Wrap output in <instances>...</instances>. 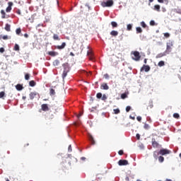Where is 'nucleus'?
I'll return each mask as SVG.
<instances>
[{
	"instance_id": "f257e3e1",
	"label": "nucleus",
	"mask_w": 181,
	"mask_h": 181,
	"mask_svg": "<svg viewBox=\"0 0 181 181\" xmlns=\"http://www.w3.org/2000/svg\"><path fill=\"white\" fill-rule=\"evenodd\" d=\"M62 66L64 67L62 78H63V80H64V78H66V77H67V73H69V71H70V66H69L68 63L63 64Z\"/></svg>"
},
{
	"instance_id": "f03ea898",
	"label": "nucleus",
	"mask_w": 181,
	"mask_h": 181,
	"mask_svg": "<svg viewBox=\"0 0 181 181\" xmlns=\"http://www.w3.org/2000/svg\"><path fill=\"white\" fill-rule=\"evenodd\" d=\"M112 5H114V1H112V0H109L107 1H103L101 3V6L103 8L110 7V6H112Z\"/></svg>"
},
{
	"instance_id": "7ed1b4c3",
	"label": "nucleus",
	"mask_w": 181,
	"mask_h": 181,
	"mask_svg": "<svg viewBox=\"0 0 181 181\" xmlns=\"http://www.w3.org/2000/svg\"><path fill=\"white\" fill-rule=\"evenodd\" d=\"M173 47V42L170 41L169 42H167L165 53H170V52H172V47Z\"/></svg>"
},
{
	"instance_id": "20e7f679",
	"label": "nucleus",
	"mask_w": 181,
	"mask_h": 181,
	"mask_svg": "<svg viewBox=\"0 0 181 181\" xmlns=\"http://www.w3.org/2000/svg\"><path fill=\"white\" fill-rule=\"evenodd\" d=\"M134 57L133 60H135L136 62H138L141 59V55L139 54V52L135 51L133 52Z\"/></svg>"
},
{
	"instance_id": "39448f33",
	"label": "nucleus",
	"mask_w": 181,
	"mask_h": 181,
	"mask_svg": "<svg viewBox=\"0 0 181 181\" xmlns=\"http://www.w3.org/2000/svg\"><path fill=\"white\" fill-rule=\"evenodd\" d=\"M169 153H172L170 150H168L166 148H162L160 150V155H162L163 156L165 155H169Z\"/></svg>"
},
{
	"instance_id": "423d86ee",
	"label": "nucleus",
	"mask_w": 181,
	"mask_h": 181,
	"mask_svg": "<svg viewBox=\"0 0 181 181\" xmlns=\"http://www.w3.org/2000/svg\"><path fill=\"white\" fill-rule=\"evenodd\" d=\"M128 160H119L118 161V165L119 166H127V165H128Z\"/></svg>"
},
{
	"instance_id": "0eeeda50",
	"label": "nucleus",
	"mask_w": 181,
	"mask_h": 181,
	"mask_svg": "<svg viewBox=\"0 0 181 181\" xmlns=\"http://www.w3.org/2000/svg\"><path fill=\"white\" fill-rule=\"evenodd\" d=\"M41 110L42 111L46 112V111H49V110L50 109L49 108V105L47 104H42L41 105Z\"/></svg>"
},
{
	"instance_id": "6e6552de",
	"label": "nucleus",
	"mask_w": 181,
	"mask_h": 181,
	"mask_svg": "<svg viewBox=\"0 0 181 181\" xmlns=\"http://www.w3.org/2000/svg\"><path fill=\"white\" fill-rule=\"evenodd\" d=\"M142 70H144V71L148 72L149 71V70H151V67L149 66V65H144L141 69V71H142Z\"/></svg>"
},
{
	"instance_id": "1a4fd4ad",
	"label": "nucleus",
	"mask_w": 181,
	"mask_h": 181,
	"mask_svg": "<svg viewBox=\"0 0 181 181\" xmlns=\"http://www.w3.org/2000/svg\"><path fill=\"white\" fill-rule=\"evenodd\" d=\"M100 88H101V90H109L110 86H108V85L107 83H103L101 84Z\"/></svg>"
},
{
	"instance_id": "9d476101",
	"label": "nucleus",
	"mask_w": 181,
	"mask_h": 181,
	"mask_svg": "<svg viewBox=\"0 0 181 181\" xmlns=\"http://www.w3.org/2000/svg\"><path fill=\"white\" fill-rule=\"evenodd\" d=\"M13 5V3L11 1L8 2V6L6 8V12H10L12 11V6Z\"/></svg>"
},
{
	"instance_id": "9b49d317",
	"label": "nucleus",
	"mask_w": 181,
	"mask_h": 181,
	"mask_svg": "<svg viewBox=\"0 0 181 181\" xmlns=\"http://www.w3.org/2000/svg\"><path fill=\"white\" fill-rule=\"evenodd\" d=\"M88 138L90 144L92 145H95V141L94 140V137H93V135L88 134Z\"/></svg>"
},
{
	"instance_id": "f8f14e48",
	"label": "nucleus",
	"mask_w": 181,
	"mask_h": 181,
	"mask_svg": "<svg viewBox=\"0 0 181 181\" xmlns=\"http://www.w3.org/2000/svg\"><path fill=\"white\" fill-rule=\"evenodd\" d=\"M152 146L153 148H158L159 146V143L155 140V139H152Z\"/></svg>"
},
{
	"instance_id": "ddd939ff",
	"label": "nucleus",
	"mask_w": 181,
	"mask_h": 181,
	"mask_svg": "<svg viewBox=\"0 0 181 181\" xmlns=\"http://www.w3.org/2000/svg\"><path fill=\"white\" fill-rule=\"evenodd\" d=\"M48 54L49 56H52V57H56L59 54V52H56L54 51H50V52H48Z\"/></svg>"
},
{
	"instance_id": "4468645a",
	"label": "nucleus",
	"mask_w": 181,
	"mask_h": 181,
	"mask_svg": "<svg viewBox=\"0 0 181 181\" xmlns=\"http://www.w3.org/2000/svg\"><path fill=\"white\" fill-rule=\"evenodd\" d=\"M66 47V42H62V45H57V49L62 50Z\"/></svg>"
},
{
	"instance_id": "2eb2a0df",
	"label": "nucleus",
	"mask_w": 181,
	"mask_h": 181,
	"mask_svg": "<svg viewBox=\"0 0 181 181\" xmlns=\"http://www.w3.org/2000/svg\"><path fill=\"white\" fill-rule=\"evenodd\" d=\"M29 95H30V100H33V98H35V97H36V95H37V93L31 92Z\"/></svg>"
},
{
	"instance_id": "dca6fc26",
	"label": "nucleus",
	"mask_w": 181,
	"mask_h": 181,
	"mask_svg": "<svg viewBox=\"0 0 181 181\" xmlns=\"http://www.w3.org/2000/svg\"><path fill=\"white\" fill-rule=\"evenodd\" d=\"M87 55L89 57V60H94V57L93 56V52L91 51H88Z\"/></svg>"
},
{
	"instance_id": "f3484780",
	"label": "nucleus",
	"mask_w": 181,
	"mask_h": 181,
	"mask_svg": "<svg viewBox=\"0 0 181 181\" xmlns=\"http://www.w3.org/2000/svg\"><path fill=\"white\" fill-rule=\"evenodd\" d=\"M16 88L18 91H22V90H23V86L18 83L16 86Z\"/></svg>"
},
{
	"instance_id": "a211bd4d",
	"label": "nucleus",
	"mask_w": 181,
	"mask_h": 181,
	"mask_svg": "<svg viewBox=\"0 0 181 181\" xmlns=\"http://www.w3.org/2000/svg\"><path fill=\"white\" fill-rule=\"evenodd\" d=\"M153 10L156 11L157 12H160V6L159 4H156L153 7Z\"/></svg>"
},
{
	"instance_id": "6ab92c4d",
	"label": "nucleus",
	"mask_w": 181,
	"mask_h": 181,
	"mask_svg": "<svg viewBox=\"0 0 181 181\" xmlns=\"http://www.w3.org/2000/svg\"><path fill=\"white\" fill-rule=\"evenodd\" d=\"M163 56H166V52L160 53L156 55V59H160V57H163Z\"/></svg>"
},
{
	"instance_id": "aec40b11",
	"label": "nucleus",
	"mask_w": 181,
	"mask_h": 181,
	"mask_svg": "<svg viewBox=\"0 0 181 181\" xmlns=\"http://www.w3.org/2000/svg\"><path fill=\"white\" fill-rule=\"evenodd\" d=\"M159 155H160V151H154L153 152V158L155 159H158V156H159Z\"/></svg>"
},
{
	"instance_id": "412c9836",
	"label": "nucleus",
	"mask_w": 181,
	"mask_h": 181,
	"mask_svg": "<svg viewBox=\"0 0 181 181\" xmlns=\"http://www.w3.org/2000/svg\"><path fill=\"white\" fill-rule=\"evenodd\" d=\"M110 35L111 36H118V31H116V30H112L110 32Z\"/></svg>"
},
{
	"instance_id": "4be33fe9",
	"label": "nucleus",
	"mask_w": 181,
	"mask_h": 181,
	"mask_svg": "<svg viewBox=\"0 0 181 181\" xmlns=\"http://www.w3.org/2000/svg\"><path fill=\"white\" fill-rule=\"evenodd\" d=\"M5 97H6L5 93L4 91L0 92V98L5 100Z\"/></svg>"
},
{
	"instance_id": "5701e85b",
	"label": "nucleus",
	"mask_w": 181,
	"mask_h": 181,
	"mask_svg": "<svg viewBox=\"0 0 181 181\" xmlns=\"http://www.w3.org/2000/svg\"><path fill=\"white\" fill-rule=\"evenodd\" d=\"M5 30H6L7 32H11V25L8 23L6 24Z\"/></svg>"
},
{
	"instance_id": "b1692460",
	"label": "nucleus",
	"mask_w": 181,
	"mask_h": 181,
	"mask_svg": "<svg viewBox=\"0 0 181 181\" xmlns=\"http://www.w3.org/2000/svg\"><path fill=\"white\" fill-rule=\"evenodd\" d=\"M55 94H56V91L54 90V89L51 88V89L49 90V95L53 96V95H54Z\"/></svg>"
},
{
	"instance_id": "393cba45",
	"label": "nucleus",
	"mask_w": 181,
	"mask_h": 181,
	"mask_svg": "<svg viewBox=\"0 0 181 181\" xmlns=\"http://www.w3.org/2000/svg\"><path fill=\"white\" fill-rule=\"evenodd\" d=\"M29 86L30 87H35V86H36V82L35 81H30L29 82Z\"/></svg>"
},
{
	"instance_id": "a878e982",
	"label": "nucleus",
	"mask_w": 181,
	"mask_h": 181,
	"mask_svg": "<svg viewBox=\"0 0 181 181\" xmlns=\"http://www.w3.org/2000/svg\"><path fill=\"white\" fill-rule=\"evenodd\" d=\"M111 25H112L113 28H118V23H117V22H115V21H112Z\"/></svg>"
},
{
	"instance_id": "bb28decb",
	"label": "nucleus",
	"mask_w": 181,
	"mask_h": 181,
	"mask_svg": "<svg viewBox=\"0 0 181 181\" xmlns=\"http://www.w3.org/2000/svg\"><path fill=\"white\" fill-rule=\"evenodd\" d=\"M158 66L159 67H163V66H165V62H163V61H160V62H158Z\"/></svg>"
},
{
	"instance_id": "cd10ccee",
	"label": "nucleus",
	"mask_w": 181,
	"mask_h": 181,
	"mask_svg": "<svg viewBox=\"0 0 181 181\" xmlns=\"http://www.w3.org/2000/svg\"><path fill=\"white\" fill-rule=\"evenodd\" d=\"M53 39L54 40H60V37H59V35L57 34H54Z\"/></svg>"
},
{
	"instance_id": "c85d7f7f",
	"label": "nucleus",
	"mask_w": 181,
	"mask_h": 181,
	"mask_svg": "<svg viewBox=\"0 0 181 181\" xmlns=\"http://www.w3.org/2000/svg\"><path fill=\"white\" fill-rule=\"evenodd\" d=\"M121 98L122 100H125V98H128V95H127V93H122L121 95Z\"/></svg>"
},
{
	"instance_id": "c756f323",
	"label": "nucleus",
	"mask_w": 181,
	"mask_h": 181,
	"mask_svg": "<svg viewBox=\"0 0 181 181\" xmlns=\"http://www.w3.org/2000/svg\"><path fill=\"white\" fill-rule=\"evenodd\" d=\"M53 64L54 66H59V64H60V61H59V59H56L54 61Z\"/></svg>"
},
{
	"instance_id": "7c9ffc66",
	"label": "nucleus",
	"mask_w": 181,
	"mask_h": 181,
	"mask_svg": "<svg viewBox=\"0 0 181 181\" xmlns=\"http://www.w3.org/2000/svg\"><path fill=\"white\" fill-rule=\"evenodd\" d=\"M136 33H142V28L141 27L136 28Z\"/></svg>"
},
{
	"instance_id": "2f4dec72",
	"label": "nucleus",
	"mask_w": 181,
	"mask_h": 181,
	"mask_svg": "<svg viewBox=\"0 0 181 181\" xmlns=\"http://www.w3.org/2000/svg\"><path fill=\"white\" fill-rule=\"evenodd\" d=\"M13 50H15L16 52H19V45L18 44L15 45Z\"/></svg>"
},
{
	"instance_id": "473e14b6",
	"label": "nucleus",
	"mask_w": 181,
	"mask_h": 181,
	"mask_svg": "<svg viewBox=\"0 0 181 181\" xmlns=\"http://www.w3.org/2000/svg\"><path fill=\"white\" fill-rule=\"evenodd\" d=\"M127 30H132V24H128L127 25Z\"/></svg>"
},
{
	"instance_id": "72a5a7b5",
	"label": "nucleus",
	"mask_w": 181,
	"mask_h": 181,
	"mask_svg": "<svg viewBox=\"0 0 181 181\" xmlns=\"http://www.w3.org/2000/svg\"><path fill=\"white\" fill-rule=\"evenodd\" d=\"M163 160H165V158H163V156H160L158 157V161L162 163V162H163Z\"/></svg>"
},
{
	"instance_id": "f704fd0d",
	"label": "nucleus",
	"mask_w": 181,
	"mask_h": 181,
	"mask_svg": "<svg viewBox=\"0 0 181 181\" xmlns=\"http://www.w3.org/2000/svg\"><path fill=\"white\" fill-rule=\"evenodd\" d=\"M1 18H3V19H5V15H6V13H5V11H4V10H1Z\"/></svg>"
},
{
	"instance_id": "c9c22d12",
	"label": "nucleus",
	"mask_w": 181,
	"mask_h": 181,
	"mask_svg": "<svg viewBox=\"0 0 181 181\" xmlns=\"http://www.w3.org/2000/svg\"><path fill=\"white\" fill-rule=\"evenodd\" d=\"M107 95L103 94V96H102V98H101V100H102L103 101H105V100H107Z\"/></svg>"
},
{
	"instance_id": "e433bc0d",
	"label": "nucleus",
	"mask_w": 181,
	"mask_h": 181,
	"mask_svg": "<svg viewBox=\"0 0 181 181\" xmlns=\"http://www.w3.org/2000/svg\"><path fill=\"white\" fill-rule=\"evenodd\" d=\"M180 116L179 115V113H174L173 114V117L174 118H176L177 119H179V117H180Z\"/></svg>"
},
{
	"instance_id": "4c0bfd02",
	"label": "nucleus",
	"mask_w": 181,
	"mask_h": 181,
	"mask_svg": "<svg viewBox=\"0 0 181 181\" xmlns=\"http://www.w3.org/2000/svg\"><path fill=\"white\" fill-rule=\"evenodd\" d=\"M113 111H114V113L116 114V115L119 114V112H121V111L118 108L117 109H114Z\"/></svg>"
},
{
	"instance_id": "58836bf2",
	"label": "nucleus",
	"mask_w": 181,
	"mask_h": 181,
	"mask_svg": "<svg viewBox=\"0 0 181 181\" xmlns=\"http://www.w3.org/2000/svg\"><path fill=\"white\" fill-rule=\"evenodd\" d=\"M30 78V75L29 74H26L25 75V80H29Z\"/></svg>"
},
{
	"instance_id": "ea45409f",
	"label": "nucleus",
	"mask_w": 181,
	"mask_h": 181,
	"mask_svg": "<svg viewBox=\"0 0 181 181\" xmlns=\"http://www.w3.org/2000/svg\"><path fill=\"white\" fill-rule=\"evenodd\" d=\"M21 32H22L21 28H17L16 30V35H21Z\"/></svg>"
},
{
	"instance_id": "a19ab883",
	"label": "nucleus",
	"mask_w": 181,
	"mask_h": 181,
	"mask_svg": "<svg viewBox=\"0 0 181 181\" xmlns=\"http://www.w3.org/2000/svg\"><path fill=\"white\" fill-rule=\"evenodd\" d=\"M156 23H155V21L152 20L150 21V25L151 26H155Z\"/></svg>"
},
{
	"instance_id": "79ce46f5",
	"label": "nucleus",
	"mask_w": 181,
	"mask_h": 181,
	"mask_svg": "<svg viewBox=\"0 0 181 181\" xmlns=\"http://www.w3.org/2000/svg\"><path fill=\"white\" fill-rule=\"evenodd\" d=\"M96 97H97V98H102L103 93H97Z\"/></svg>"
},
{
	"instance_id": "37998d69",
	"label": "nucleus",
	"mask_w": 181,
	"mask_h": 181,
	"mask_svg": "<svg viewBox=\"0 0 181 181\" xmlns=\"http://www.w3.org/2000/svg\"><path fill=\"white\" fill-rule=\"evenodd\" d=\"M164 36L168 39V37H170V34H169V33H165Z\"/></svg>"
},
{
	"instance_id": "c03bdc74",
	"label": "nucleus",
	"mask_w": 181,
	"mask_h": 181,
	"mask_svg": "<svg viewBox=\"0 0 181 181\" xmlns=\"http://www.w3.org/2000/svg\"><path fill=\"white\" fill-rule=\"evenodd\" d=\"M131 111V106H127L126 107V112H129Z\"/></svg>"
},
{
	"instance_id": "a18cd8bd",
	"label": "nucleus",
	"mask_w": 181,
	"mask_h": 181,
	"mask_svg": "<svg viewBox=\"0 0 181 181\" xmlns=\"http://www.w3.org/2000/svg\"><path fill=\"white\" fill-rule=\"evenodd\" d=\"M141 26H142V28H146V24L144 22V21H142L141 23Z\"/></svg>"
},
{
	"instance_id": "49530a36",
	"label": "nucleus",
	"mask_w": 181,
	"mask_h": 181,
	"mask_svg": "<svg viewBox=\"0 0 181 181\" xmlns=\"http://www.w3.org/2000/svg\"><path fill=\"white\" fill-rule=\"evenodd\" d=\"M136 119H137V121H139V122H141V121H142V117L138 116V117H136Z\"/></svg>"
},
{
	"instance_id": "de8ad7c7",
	"label": "nucleus",
	"mask_w": 181,
	"mask_h": 181,
	"mask_svg": "<svg viewBox=\"0 0 181 181\" xmlns=\"http://www.w3.org/2000/svg\"><path fill=\"white\" fill-rule=\"evenodd\" d=\"M104 78H106V80H108V78H110V75H108V74H105L104 75Z\"/></svg>"
},
{
	"instance_id": "09e8293b",
	"label": "nucleus",
	"mask_w": 181,
	"mask_h": 181,
	"mask_svg": "<svg viewBox=\"0 0 181 181\" xmlns=\"http://www.w3.org/2000/svg\"><path fill=\"white\" fill-rule=\"evenodd\" d=\"M144 129H149V124H144Z\"/></svg>"
},
{
	"instance_id": "8fccbe9b",
	"label": "nucleus",
	"mask_w": 181,
	"mask_h": 181,
	"mask_svg": "<svg viewBox=\"0 0 181 181\" xmlns=\"http://www.w3.org/2000/svg\"><path fill=\"white\" fill-rule=\"evenodd\" d=\"M118 154L120 155V156L124 155V151L119 150V151H118Z\"/></svg>"
},
{
	"instance_id": "3c124183",
	"label": "nucleus",
	"mask_w": 181,
	"mask_h": 181,
	"mask_svg": "<svg viewBox=\"0 0 181 181\" xmlns=\"http://www.w3.org/2000/svg\"><path fill=\"white\" fill-rule=\"evenodd\" d=\"M2 39H3L4 40H8V35H4V36H2Z\"/></svg>"
},
{
	"instance_id": "603ef678",
	"label": "nucleus",
	"mask_w": 181,
	"mask_h": 181,
	"mask_svg": "<svg viewBox=\"0 0 181 181\" xmlns=\"http://www.w3.org/2000/svg\"><path fill=\"white\" fill-rule=\"evenodd\" d=\"M69 152H71L73 150L71 149V145H69L68 147Z\"/></svg>"
},
{
	"instance_id": "864d4df0",
	"label": "nucleus",
	"mask_w": 181,
	"mask_h": 181,
	"mask_svg": "<svg viewBox=\"0 0 181 181\" xmlns=\"http://www.w3.org/2000/svg\"><path fill=\"white\" fill-rule=\"evenodd\" d=\"M5 52V49L4 47L0 48V53H4Z\"/></svg>"
},
{
	"instance_id": "5fc2aeb1",
	"label": "nucleus",
	"mask_w": 181,
	"mask_h": 181,
	"mask_svg": "<svg viewBox=\"0 0 181 181\" xmlns=\"http://www.w3.org/2000/svg\"><path fill=\"white\" fill-rule=\"evenodd\" d=\"M136 136L137 139H140V138H141V135H139V134H137L136 135Z\"/></svg>"
},
{
	"instance_id": "6e6d98bb",
	"label": "nucleus",
	"mask_w": 181,
	"mask_h": 181,
	"mask_svg": "<svg viewBox=\"0 0 181 181\" xmlns=\"http://www.w3.org/2000/svg\"><path fill=\"white\" fill-rule=\"evenodd\" d=\"M16 13H18V15H21V10H18V11H16Z\"/></svg>"
},
{
	"instance_id": "4d7b16f0",
	"label": "nucleus",
	"mask_w": 181,
	"mask_h": 181,
	"mask_svg": "<svg viewBox=\"0 0 181 181\" xmlns=\"http://www.w3.org/2000/svg\"><path fill=\"white\" fill-rule=\"evenodd\" d=\"M158 2H159L160 4H163V0H158Z\"/></svg>"
},
{
	"instance_id": "13d9d810",
	"label": "nucleus",
	"mask_w": 181,
	"mask_h": 181,
	"mask_svg": "<svg viewBox=\"0 0 181 181\" xmlns=\"http://www.w3.org/2000/svg\"><path fill=\"white\" fill-rule=\"evenodd\" d=\"M147 60H148V59H144V64H146Z\"/></svg>"
},
{
	"instance_id": "bf43d9fd",
	"label": "nucleus",
	"mask_w": 181,
	"mask_h": 181,
	"mask_svg": "<svg viewBox=\"0 0 181 181\" xmlns=\"http://www.w3.org/2000/svg\"><path fill=\"white\" fill-rule=\"evenodd\" d=\"M131 119H135V117L130 116Z\"/></svg>"
},
{
	"instance_id": "052dcab7",
	"label": "nucleus",
	"mask_w": 181,
	"mask_h": 181,
	"mask_svg": "<svg viewBox=\"0 0 181 181\" xmlns=\"http://www.w3.org/2000/svg\"><path fill=\"white\" fill-rule=\"evenodd\" d=\"M70 56H74V53L70 52Z\"/></svg>"
},
{
	"instance_id": "680f3d73",
	"label": "nucleus",
	"mask_w": 181,
	"mask_h": 181,
	"mask_svg": "<svg viewBox=\"0 0 181 181\" xmlns=\"http://www.w3.org/2000/svg\"><path fill=\"white\" fill-rule=\"evenodd\" d=\"M23 100H26V96H23Z\"/></svg>"
},
{
	"instance_id": "e2e57ef3",
	"label": "nucleus",
	"mask_w": 181,
	"mask_h": 181,
	"mask_svg": "<svg viewBox=\"0 0 181 181\" xmlns=\"http://www.w3.org/2000/svg\"><path fill=\"white\" fill-rule=\"evenodd\" d=\"M25 37H28V34L24 35Z\"/></svg>"
},
{
	"instance_id": "0e129e2a",
	"label": "nucleus",
	"mask_w": 181,
	"mask_h": 181,
	"mask_svg": "<svg viewBox=\"0 0 181 181\" xmlns=\"http://www.w3.org/2000/svg\"><path fill=\"white\" fill-rule=\"evenodd\" d=\"M166 181H172L170 179H167Z\"/></svg>"
},
{
	"instance_id": "69168bd1",
	"label": "nucleus",
	"mask_w": 181,
	"mask_h": 181,
	"mask_svg": "<svg viewBox=\"0 0 181 181\" xmlns=\"http://www.w3.org/2000/svg\"><path fill=\"white\" fill-rule=\"evenodd\" d=\"M149 2L150 3L153 2V0H149Z\"/></svg>"
},
{
	"instance_id": "338daca9",
	"label": "nucleus",
	"mask_w": 181,
	"mask_h": 181,
	"mask_svg": "<svg viewBox=\"0 0 181 181\" xmlns=\"http://www.w3.org/2000/svg\"><path fill=\"white\" fill-rule=\"evenodd\" d=\"M81 159H82L83 160H84V159H86V158L82 157Z\"/></svg>"
},
{
	"instance_id": "774afa93",
	"label": "nucleus",
	"mask_w": 181,
	"mask_h": 181,
	"mask_svg": "<svg viewBox=\"0 0 181 181\" xmlns=\"http://www.w3.org/2000/svg\"><path fill=\"white\" fill-rule=\"evenodd\" d=\"M81 115H78V118H80V116H81Z\"/></svg>"
}]
</instances>
